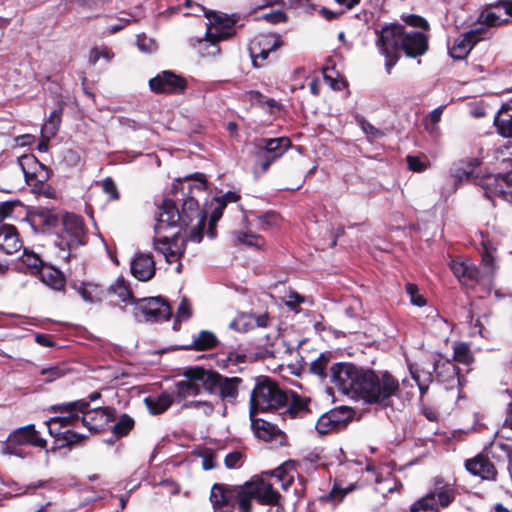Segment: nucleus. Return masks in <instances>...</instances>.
Here are the masks:
<instances>
[{
	"instance_id": "nucleus-1",
	"label": "nucleus",
	"mask_w": 512,
	"mask_h": 512,
	"mask_svg": "<svg viewBox=\"0 0 512 512\" xmlns=\"http://www.w3.org/2000/svg\"><path fill=\"white\" fill-rule=\"evenodd\" d=\"M209 500L213 512H253L252 501L262 506L276 507V512H284V497L273 484L260 476H254L241 485L214 483Z\"/></svg>"
},
{
	"instance_id": "nucleus-2",
	"label": "nucleus",
	"mask_w": 512,
	"mask_h": 512,
	"mask_svg": "<svg viewBox=\"0 0 512 512\" xmlns=\"http://www.w3.org/2000/svg\"><path fill=\"white\" fill-rule=\"evenodd\" d=\"M361 383L358 399L369 405L388 408L393 405V397L400 393L399 380L387 370L376 371L367 367Z\"/></svg>"
},
{
	"instance_id": "nucleus-3",
	"label": "nucleus",
	"mask_w": 512,
	"mask_h": 512,
	"mask_svg": "<svg viewBox=\"0 0 512 512\" xmlns=\"http://www.w3.org/2000/svg\"><path fill=\"white\" fill-rule=\"evenodd\" d=\"M289 401L288 392L268 376L256 378V384L250 395V416L259 412L276 411L284 408Z\"/></svg>"
},
{
	"instance_id": "nucleus-4",
	"label": "nucleus",
	"mask_w": 512,
	"mask_h": 512,
	"mask_svg": "<svg viewBox=\"0 0 512 512\" xmlns=\"http://www.w3.org/2000/svg\"><path fill=\"white\" fill-rule=\"evenodd\" d=\"M244 389V380L238 376H225L213 369H207L205 393L221 403L226 411L227 406L236 405L240 391Z\"/></svg>"
},
{
	"instance_id": "nucleus-5",
	"label": "nucleus",
	"mask_w": 512,
	"mask_h": 512,
	"mask_svg": "<svg viewBox=\"0 0 512 512\" xmlns=\"http://www.w3.org/2000/svg\"><path fill=\"white\" fill-rule=\"evenodd\" d=\"M367 367L352 362H335L330 366V382L339 392L358 398Z\"/></svg>"
},
{
	"instance_id": "nucleus-6",
	"label": "nucleus",
	"mask_w": 512,
	"mask_h": 512,
	"mask_svg": "<svg viewBox=\"0 0 512 512\" xmlns=\"http://www.w3.org/2000/svg\"><path fill=\"white\" fill-rule=\"evenodd\" d=\"M378 35L377 46L385 57V69L391 74L392 68L400 59V50L405 27L399 23H391L383 26L381 30H376Z\"/></svg>"
},
{
	"instance_id": "nucleus-7",
	"label": "nucleus",
	"mask_w": 512,
	"mask_h": 512,
	"mask_svg": "<svg viewBox=\"0 0 512 512\" xmlns=\"http://www.w3.org/2000/svg\"><path fill=\"white\" fill-rule=\"evenodd\" d=\"M456 494L453 485L438 479L433 489L411 504L409 511L440 512L441 508H447L454 502Z\"/></svg>"
},
{
	"instance_id": "nucleus-8",
	"label": "nucleus",
	"mask_w": 512,
	"mask_h": 512,
	"mask_svg": "<svg viewBox=\"0 0 512 512\" xmlns=\"http://www.w3.org/2000/svg\"><path fill=\"white\" fill-rule=\"evenodd\" d=\"M22 446L46 449L47 441L40 436L34 424H28L9 433L1 452L4 455L23 457Z\"/></svg>"
},
{
	"instance_id": "nucleus-9",
	"label": "nucleus",
	"mask_w": 512,
	"mask_h": 512,
	"mask_svg": "<svg viewBox=\"0 0 512 512\" xmlns=\"http://www.w3.org/2000/svg\"><path fill=\"white\" fill-rule=\"evenodd\" d=\"M63 234L59 236L56 245L67 251L66 259L70 258V251L86 243L85 223L82 216L65 212L61 221Z\"/></svg>"
},
{
	"instance_id": "nucleus-10",
	"label": "nucleus",
	"mask_w": 512,
	"mask_h": 512,
	"mask_svg": "<svg viewBox=\"0 0 512 512\" xmlns=\"http://www.w3.org/2000/svg\"><path fill=\"white\" fill-rule=\"evenodd\" d=\"M256 165L262 173H266L270 166L280 159L292 146L289 137L261 138L256 142Z\"/></svg>"
},
{
	"instance_id": "nucleus-11",
	"label": "nucleus",
	"mask_w": 512,
	"mask_h": 512,
	"mask_svg": "<svg viewBox=\"0 0 512 512\" xmlns=\"http://www.w3.org/2000/svg\"><path fill=\"white\" fill-rule=\"evenodd\" d=\"M86 409H88V404L83 400L63 402L49 406L47 409L48 412L59 415L51 417L46 421L48 432L50 433V428H60L61 430L64 427L76 426L81 420L79 414Z\"/></svg>"
},
{
	"instance_id": "nucleus-12",
	"label": "nucleus",
	"mask_w": 512,
	"mask_h": 512,
	"mask_svg": "<svg viewBox=\"0 0 512 512\" xmlns=\"http://www.w3.org/2000/svg\"><path fill=\"white\" fill-rule=\"evenodd\" d=\"M180 230L186 229L193 221H197L196 226L192 228L189 239L194 242H200L203 238V231L206 223V212L200 209L198 201L187 196L183 199L181 210H179Z\"/></svg>"
},
{
	"instance_id": "nucleus-13",
	"label": "nucleus",
	"mask_w": 512,
	"mask_h": 512,
	"mask_svg": "<svg viewBox=\"0 0 512 512\" xmlns=\"http://www.w3.org/2000/svg\"><path fill=\"white\" fill-rule=\"evenodd\" d=\"M134 314L146 322L166 321L171 317V307L162 296L146 297L137 301Z\"/></svg>"
},
{
	"instance_id": "nucleus-14",
	"label": "nucleus",
	"mask_w": 512,
	"mask_h": 512,
	"mask_svg": "<svg viewBox=\"0 0 512 512\" xmlns=\"http://www.w3.org/2000/svg\"><path fill=\"white\" fill-rule=\"evenodd\" d=\"M207 369L202 366L188 367L182 375L185 380H180L175 384V395L177 400L181 401L188 397L198 396L202 391L205 392Z\"/></svg>"
},
{
	"instance_id": "nucleus-15",
	"label": "nucleus",
	"mask_w": 512,
	"mask_h": 512,
	"mask_svg": "<svg viewBox=\"0 0 512 512\" xmlns=\"http://www.w3.org/2000/svg\"><path fill=\"white\" fill-rule=\"evenodd\" d=\"M205 16L212 24L206 32V40L211 44L231 38L235 34L233 27L240 20L238 14L227 15L216 11L206 12Z\"/></svg>"
},
{
	"instance_id": "nucleus-16",
	"label": "nucleus",
	"mask_w": 512,
	"mask_h": 512,
	"mask_svg": "<svg viewBox=\"0 0 512 512\" xmlns=\"http://www.w3.org/2000/svg\"><path fill=\"white\" fill-rule=\"evenodd\" d=\"M188 87L187 80L171 70H164L149 80V88L155 94L179 95Z\"/></svg>"
},
{
	"instance_id": "nucleus-17",
	"label": "nucleus",
	"mask_w": 512,
	"mask_h": 512,
	"mask_svg": "<svg viewBox=\"0 0 512 512\" xmlns=\"http://www.w3.org/2000/svg\"><path fill=\"white\" fill-rule=\"evenodd\" d=\"M450 269L459 282L468 288H474L478 284L491 283V273H483L470 262L454 259L450 263Z\"/></svg>"
},
{
	"instance_id": "nucleus-18",
	"label": "nucleus",
	"mask_w": 512,
	"mask_h": 512,
	"mask_svg": "<svg viewBox=\"0 0 512 512\" xmlns=\"http://www.w3.org/2000/svg\"><path fill=\"white\" fill-rule=\"evenodd\" d=\"M81 423L92 433L106 431L111 422L116 420V410L112 407L86 409L81 412Z\"/></svg>"
},
{
	"instance_id": "nucleus-19",
	"label": "nucleus",
	"mask_w": 512,
	"mask_h": 512,
	"mask_svg": "<svg viewBox=\"0 0 512 512\" xmlns=\"http://www.w3.org/2000/svg\"><path fill=\"white\" fill-rule=\"evenodd\" d=\"M178 228L180 230L179 208L174 200L165 198L158 205L157 222L154 227L156 235L160 236L166 230Z\"/></svg>"
},
{
	"instance_id": "nucleus-20",
	"label": "nucleus",
	"mask_w": 512,
	"mask_h": 512,
	"mask_svg": "<svg viewBox=\"0 0 512 512\" xmlns=\"http://www.w3.org/2000/svg\"><path fill=\"white\" fill-rule=\"evenodd\" d=\"M483 33L484 28L480 27L460 34L459 37L454 40L452 47L449 48L450 56L456 60L465 59L473 47L483 39Z\"/></svg>"
},
{
	"instance_id": "nucleus-21",
	"label": "nucleus",
	"mask_w": 512,
	"mask_h": 512,
	"mask_svg": "<svg viewBox=\"0 0 512 512\" xmlns=\"http://www.w3.org/2000/svg\"><path fill=\"white\" fill-rule=\"evenodd\" d=\"M434 378L438 383L445 384L447 388L459 382V367L451 360L443 359L437 354L432 361Z\"/></svg>"
},
{
	"instance_id": "nucleus-22",
	"label": "nucleus",
	"mask_w": 512,
	"mask_h": 512,
	"mask_svg": "<svg viewBox=\"0 0 512 512\" xmlns=\"http://www.w3.org/2000/svg\"><path fill=\"white\" fill-rule=\"evenodd\" d=\"M479 186L484 190V196L492 202L495 198L507 202L508 197L504 194L509 188L506 173L483 175L479 180Z\"/></svg>"
},
{
	"instance_id": "nucleus-23",
	"label": "nucleus",
	"mask_w": 512,
	"mask_h": 512,
	"mask_svg": "<svg viewBox=\"0 0 512 512\" xmlns=\"http://www.w3.org/2000/svg\"><path fill=\"white\" fill-rule=\"evenodd\" d=\"M69 286L87 303H100L107 296V287L100 283L73 280L70 281Z\"/></svg>"
},
{
	"instance_id": "nucleus-24",
	"label": "nucleus",
	"mask_w": 512,
	"mask_h": 512,
	"mask_svg": "<svg viewBox=\"0 0 512 512\" xmlns=\"http://www.w3.org/2000/svg\"><path fill=\"white\" fill-rule=\"evenodd\" d=\"M429 49V38L418 31L406 32L401 44V50L408 58H417L424 55Z\"/></svg>"
},
{
	"instance_id": "nucleus-25",
	"label": "nucleus",
	"mask_w": 512,
	"mask_h": 512,
	"mask_svg": "<svg viewBox=\"0 0 512 512\" xmlns=\"http://www.w3.org/2000/svg\"><path fill=\"white\" fill-rule=\"evenodd\" d=\"M465 468L474 476H479L483 480H495L497 470L493 462L487 455L477 454L471 459L465 461Z\"/></svg>"
},
{
	"instance_id": "nucleus-26",
	"label": "nucleus",
	"mask_w": 512,
	"mask_h": 512,
	"mask_svg": "<svg viewBox=\"0 0 512 512\" xmlns=\"http://www.w3.org/2000/svg\"><path fill=\"white\" fill-rule=\"evenodd\" d=\"M481 165L478 158H468L459 161L453 168H451V175L456 182L462 183L463 181L471 182L479 185V180L482 176L477 172V168Z\"/></svg>"
},
{
	"instance_id": "nucleus-27",
	"label": "nucleus",
	"mask_w": 512,
	"mask_h": 512,
	"mask_svg": "<svg viewBox=\"0 0 512 512\" xmlns=\"http://www.w3.org/2000/svg\"><path fill=\"white\" fill-rule=\"evenodd\" d=\"M156 272L152 254H138L131 262V273L139 281L151 280Z\"/></svg>"
},
{
	"instance_id": "nucleus-28",
	"label": "nucleus",
	"mask_w": 512,
	"mask_h": 512,
	"mask_svg": "<svg viewBox=\"0 0 512 512\" xmlns=\"http://www.w3.org/2000/svg\"><path fill=\"white\" fill-rule=\"evenodd\" d=\"M220 341L216 334L210 330H201L197 335H194L192 340L179 346V349L186 351H206L217 348Z\"/></svg>"
},
{
	"instance_id": "nucleus-29",
	"label": "nucleus",
	"mask_w": 512,
	"mask_h": 512,
	"mask_svg": "<svg viewBox=\"0 0 512 512\" xmlns=\"http://www.w3.org/2000/svg\"><path fill=\"white\" fill-rule=\"evenodd\" d=\"M23 246L16 226L2 224L0 226V250L6 254H14Z\"/></svg>"
},
{
	"instance_id": "nucleus-30",
	"label": "nucleus",
	"mask_w": 512,
	"mask_h": 512,
	"mask_svg": "<svg viewBox=\"0 0 512 512\" xmlns=\"http://www.w3.org/2000/svg\"><path fill=\"white\" fill-rule=\"evenodd\" d=\"M287 392L289 401L285 406V411L282 413L284 417H289L290 419L303 418L311 413L309 398L302 397L294 391Z\"/></svg>"
},
{
	"instance_id": "nucleus-31",
	"label": "nucleus",
	"mask_w": 512,
	"mask_h": 512,
	"mask_svg": "<svg viewBox=\"0 0 512 512\" xmlns=\"http://www.w3.org/2000/svg\"><path fill=\"white\" fill-rule=\"evenodd\" d=\"M178 232L172 234L171 236H158L154 238L153 245L154 249L165 256V259L168 263H172L173 261L179 260L183 254L184 249L181 251L173 250L172 246L177 244L178 240Z\"/></svg>"
},
{
	"instance_id": "nucleus-32",
	"label": "nucleus",
	"mask_w": 512,
	"mask_h": 512,
	"mask_svg": "<svg viewBox=\"0 0 512 512\" xmlns=\"http://www.w3.org/2000/svg\"><path fill=\"white\" fill-rule=\"evenodd\" d=\"M49 434L55 438V446L52 448V450L65 447L70 448L77 444L83 443L87 439L85 435L79 434L70 429L62 431L60 428H50Z\"/></svg>"
},
{
	"instance_id": "nucleus-33",
	"label": "nucleus",
	"mask_w": 512,
	"mask_h": 512,
	"mask_svg": "<svg viewBox=\"0 0 512 512\" xmlns=\"http://www.w3.org/2000/svg\"><path fill=\"white\" fill-rule=\"evenodd\" d=\"M38 275L40 280L53 290L65 291L66 277L60 269L46 263Z\"/></svg>"
},
{
	"instance_id": "nucleus-34",
	"label": "nucleus",
	"mask_w": 512,
	"mask_h": 512,
	"mask_svg": "<svg viewBox=\"0 0 512 512\" xmlns=\"http://www.w3.org/2000/svg\"><path fill=\"white\" fill-rule=\"evenodd\" d=\"M512 102L503 104L494 118V126L497 133L504 137L512 139Z\"/></svg>"
},
{
	"instance_id": "nucleus-35",
	"label": "nucleus",
	"mask_w": 512,
	"mask_h": 512,
	"mask_svg": "<svg viewBox=\"0 0 512 512\" xmlns=\"http://www.w3.org/2000/svg\"><path fill=\"white\" fill-rule=\"evenodd\" d=\"M332 354L330 352L321 353L315 360L309 364V373L317 377L320 381L330 380V366Z\"/></svg>"
},
{
	"instance_id": "nucleus-36",
	"label": "nucleus",
	"mask_w": 512,
	"mask_h": 512,
	"mask_svg": "<svg viewBox=\"0 0 512 512\" xmlns=\"http://www.w3.org/2000/svg\"><path fill=\"white\" fill-rule=\"evenodd\" d=\"M115 294L118 296L121 302L125 304H135L139 299H137L133 291L130 287V284L125 280L123 276H119L114 284H111L107 287V295Z\"/></svg>"
},
{
	"instance_id": "nucleus-37",
	"label": "nucleus",
	"mask_w": 512,
	"mask_h": 512,
	"mask_svg": "<svg viewBox=\"0 0 512 512\" xmlns=\"http://www.w3.org/2000/svg\"><path fill=\"white\" fill-rule=\"evenodd\" d=\"M251 418V426L257 438L269 442L281 434V430L276 425L261 418Z\"/></svg>"
},
{
	"instance_id": "nucleus-38",
	"label": "nucleus",
	"mask_w": 512,
	"mask_h": 512,
	"mask_svg": "<svg viewBox=\"0 0 512 512\" xmlns=\"http://www.w3.org/2000/svg\"><path fill=\"white\" fill-rule=\"evenodd\" d=\"M246 360L247 355L245 353H239L233 349H227L224 346L217 353V365L221 369H229L231 366L245 363Z\"/></svg>"
},
{
	"instance_id": "nucleus-39",
	"label": "nucleus",
	"mask_w": 512,
	"mask_h": 512,
	"mask_svg": "<svg viewBox=\"0 0 512 512\" xmlns=\"http://www.w3.org/2000/svg\"><path fill=\"white\" fill-rule=\"evenodd\" d=\"M144 403L152 415H160L170 408L173 398L170 394L163 392L157 397H146Z\"/></svg>"
},
{
	"instance_id": "nucleus-40",
	"label": "nucleus",
	"mask_w": 512,
	"mask_h": 512,
	"mask_svg": "<svg viewBox=\"0 0 512 512\" xmlns=\"http://www.w3.org/2000/svg\"><path fill=\"white\" fill-rule=\"evenodd\" d=\"M18 164L24 174L26 183L29 182L44 164L34 154H25L18 158Z\"/></svg>"
},
{
	"instance_id": "nucleus-41",
	"label": "nucleus",
	"mask_w": 512,
	"mask_h": 512,
	"mask_svg": "<svg viewBox=\"0 0 512 512\" xmlns=\"http://www.w3.org/2000/svg\"><path fill=\"white\" fill-rule=\"evenodd\" d=\"M36 217L40 225L51 230L60 226L63 213H59L55 209L41 208L36 212Z\"/></svg>"
},
{
	"instance_id": "nucleus-42",
	"label": "nucleus",
	"mask_w": 512,
	"mask_h": 512,
	"mask_svg": "<svg viewBox=\"0 0 512 512\" xmlns=\"http://www.w3.org/2000/svg\"><path fill=\"white\" fill-rule=\"evenodd\" d=\"M326 413L341 430H344L354 417L353 409L347 406H340Z\"/></svg>"
},
{
	"instance_id": "nucleus-43",
	"label": "nucleus",
	"mask_w": 512,
	"mask_h": 512,
	"mask_svg": "<svg viewBox=\"0 0 512 512\" xmlns=\"http://www.w3.org/2000/svg\"><path fill=\"white\" fill-rule=\"evenodd\" d=\"M251 44L259 46L261 49L271 53L280 48L283 45V41L278 34H261L257 36Z\"/></svg>"
},
{
	"instance_id": "nucleus-44",
	"label": "nucleus",
	"mask_w": 512,
	"mask_h": 512,
	"mask_svg": "<svg viewBox=\"0 0 512 512\" xmlns=\"http://www.w3.org/2000/svg\"><path fill=\"white\" fill-rule=\"evenodd\" d=\"M64 107H65V102L62 100L59 101L57 104V108L54 109L50 113L49 118L44 125L43 130L46 131L47 133H49V135L51 137H54L59 130V127L62 122V114H63Z\"/></svg>"
},
{
	"instance_id": "nucleus-45",
	"label": "nucleus",
	"mask_w": 512,
	"mask_h": 512,
	"mask_svg": "<svg viewBox=\"0 0 512 512\" xmlns=\"http://www.w3.org/2000/svg\"><path fill=\"white\" fill-rule=\"evenodd\" d=\"M134 426L135 420L130 415L123 413L112 426L111 431L119 439L128 436Z\"/></svg>"
},
{
	"instance_id": "nucleus-46",
	"label": "nucleus",
	"mask_w": 512,
	"mask_h": 512,
	"mask_svg": "<svg viewBox=\"0 0 512 512\" xmlns=\"http://www.w3.org/2000/svg\"><path fill=\"white\" fill-rule=\"evenodd\" d=\"M233 237L237 244H243L258 249L265 244V240L261 235L252 232L234 231Z\"/></svg>"
},
{
	"instance_id": "nucleus-47",
	"label": "nucleus",
	"mask_w": 512,
	"mask_h": 512,
	"mask_svg": "<svg viewBox=\"0 0 512 512\" xmlns=\"http://www.w3.org/2000/svg\"><path fill=\"white\" fill-rule=\"evenodd\" d=\"M21 261L27 268L30 269V273L32 275H38L42 267H44L46 264L38 254L34 252H28L26 249H24Z\"/></svg>"
},
{
	"instance_id": "nucleus-48",
	"label": "nucleus",
	"mask_w": 512,
	"mask_h": 512,
	"mask_svg": "<svg viewBox=\"0 0 512 512\" xmlns=\"http://www.w3.org/2000/svg\"><path fill=\"white\" fill-rule=\"evenodd\" d=\"M315 429L317 430V432L320 435H327L329 433H338V432L342 431L336 425L335 421L330 419V417L328 416L327 413H324L323 415H321L318 418V420L315 424Z\"/></svg>"
},
{
	"instance_id": "nucleus-49",
	"label": "nucleus",
	"mask_w": 512,
	"mask_h": 512,
	"mask_svg": "<svg viewBox=\"0 0 512 512\" xmlns=\"http://www.w3.org/2000/svg\"><path fill=\"white\" fill-rule=\"evenodd\" d=\"M409 371H410L412 379L415 382H424L425 383V382H433L435 380L433 369L430 370L429 368H426L425 366L418 367L414 364H409Z\"/></svg>"
},
{
	"instance_id": "nucleus-50",
	"label": "nucleus",
	"mask_w": 512,
	"mask_h": 512,
	"mask_svg": "<svg viewBox=\"0 0 512 512\" xmlns=\"http://www.w3.org/2000/svg\"><path fill=\"white\" fill-rule=\"evenodd\" d=\"M453 360L462 364H470L473 362L474 358L470 347L467 343L461 342L457 343L454 347Z\"/></svg>"
},
{
	"instance_id": "nucleus-51",
	"label": "nucleus",
	"mask_w": 512,
	"mask_h": 512,
	"mask_svg": "<svg viewBox=\"0 0 512 512\" xmlns=\"http://www.w3.org/2000/svg\"><path fill=\"white\" fill-rule=\"evenodd\" d=\"M483 251L481 253V264L485 267L483 273H491V280L493 279L495 266V257L493 255L492 248L488 243H482Z\"/></svg>"
},
{
	"instance_id": "nucleus-52",
	"label": "nucleus",
	"mask_w": 512,
	"mask_h": 512,
	"mask_svg": "<svg viewBox=\"0 0 512 512\" xmlns=\"http://www.w3.org/2000/svg\"><path fill=\"white\" fill-rule=\"evenodd\" d=\"M67 373H68V369H66L65 365H63V364H58V365H53V366H50L47 368H42L40 371V374L42 376L46 377V379H45L46 383H51V382L65 376Z\"/></svg>"
},
{
	"instance_id": "nucleus-53",
	"label": "nucleus",
	"mask_w": 512,
	"mask_h": 512,
	"mask_svg": "<svg viewBox=\"0 0 512 512\" xmlns=\"http://www.w3.org/2000/svg\"><path fill=\"white\" fill-rule=\"evenodd\" d=\"M444 108H445L444 105H441V106L435 108L423 120V124L425 126V129L429 133H433V132H435L438 129L437 125H438V123L441 120Z\"/></svg>"
},
{
	"instance_id": "nucleus-54",
	"label": "nucleus",
	"mask_w": 512,
	"mask_h": 512,
	"mask_svg": "<svg viewBox=\"0 0 512 512\" xmlns=\"http://www.w3.org/2000/svg\"><path fill=\"white\" fill-rule=\"evenodd\" d=\"M271 476L275 477L278 480V482H280L282 488L285 489V490L290 485H292V483L294 481L293 475H291L287 471L285 464L280 465L279 467H277L276 469L271 471Z\"/></svg>"
},
{
	"instance_id": "nucleus-55",
	"label": "nucleus",
	"mask_w": 512,
	"mask_h": 512,
	"mask_svg": "<svg viewBox=\"0 0 512 512\" xmlns=\"http://www.w3.org/2000/svg\"><path fill=\"white\" fill-rule=\"evenodd\" d=\"M405 291L410 297V303L417 307H423L426 305V298L419 293V288L414 283H406Z\"/></svg>"
},
{
	"instance_id": "nucleus-56",
	"label": "nucleus",
	"mask_w": 512,
	"mask_h": 512,
	"mask_svg": "<svg viewBox=\"0 0 512 512\" xmlns=\"http://www.w3.org/2000/svg\"><path fill=\"white\" fill-rule=\"evenodd\" d=\"M257 219L260 223L261 229H269L278 224L280 220V215L275 211H267L261 215H257Z\"/></svg>"
},
{
	"instance_id": "nucleus-57",
	"label": "nucleus",
	"mask_w": 512,
	"mask_h": 512,
	"mask_svg": "<svg viewBox=\"0 0 512 512\" xmlns=\"http://www.w3.org/2000/svg\"><path fill=\"white\" fill-rule=\"evenodd\" d=\"M249 53L250 57L252 59L253 67L260 68L263 66L262 62L265 61L268 56L269 52L266 50L261 49L259 46L250 44L249 46Z\"/></svg>"
},
{
	"instance_id": "nucleus-58",
	"label": "nucleus",
	"mask_w": 512,
	"mask_h": 512,
	"mask_svg": "<svg viewBox=\"0 0 512 512\" xmlns=\"http://www.w3.org/2000/svg\"><path fill=\"white\" fill-rule=\"evenodd\" d=\"M51 175L52 170L44 165V167H42L41 170H39L37 174H35L33 178L27 182V184L35 189L36 187L42 186L44 183L48 182Z\"/></svg>"
},
{
	"instance_id": "nucleus-59",
	"label": "nucleus",
	"mask_w": 512,
	"mask_h": 512,
	"mask_svg": "<svg viewBox=\"0 0 512 512\" xmlns=\"http://www.w3.org/2000/svg\"><path fill=\"white\" fill-rule=\"evenodd\" d=\"M401 19L405 22V24H407L411 27L421 28L423 30L430 29V25H429L428 21L420 15H416V14L402 15Z\"/></svg>"
},
{
	"instance_id": "nucleus-60",
	"label": "nucleus",
	"mask_w": 512,
	"mask_h": 512,
	"mask_svg": "<svg viewBox=\"0 0 512 512\" xmlns=\"http://www.w3.org/2000/svg\"><path fill=\"white\" fill-rule=\"evenodd\" d=\"M102 190L109 196V200L117 201L120 198V193L116 186L115 181L111 177H106L101 182Z\"/></svg>"
},
{
	"instance_id": "nucleus-61",
	"label": "nucleus",
	"mask_w": 512,
	"mask_h": 512,
	"mask_svg": "<svg viewBox=\"0 0 512 512\" xmlns=\"http://www.w3.org/2000/svg\"><path fill=\"white\" fill-rule=\"evenodd\" d=\"M480 19L483 25L487 27H496L503 24H508L509 19L502 20L496 13L487 12L480 15Z\"/></svg>"
},
{
	"instance_id": "nucleus-62",
	"label": "nucleus",
	"mask_w": 512,
	"mask_h": 512,
	"mask_svg": "<svg viewBox=\"0 0 512 512\" xmlns=\"http://www.w3.org/2000/svg\"><path fill=\"white\" fill-rule=\"evenodd\" d=\"M329 68L323 69V78L324 81L335 91H342L348 86V83L344 79H338L337 77H333L328 74Z\"/></svg>"
},
{
	"instance_id": "nucleus-63",
	"label": "nucleus",
	"mask_w": 512,
	"mask_h": 512,
	"mask_svg": "<svg viewBox=\"0 0 512 512\" xmlns=\"http://www.w3.org/2000/svg\"><path fill=\"white\" fill-rule=\"evenodd\" d=\"M244 454L241 451L235 450L225 456L224 463L229 469L241 467L243 463Z\"/></svg>"
},
{
	"instance_id": "nucleus-64",
	"label": "nucleus",
	"mask_w": 512,
	"mask_h": 512,
	"mask_svg": "<svg viewBox=\"0 0 512 512\" xmlns=\"http://www.w3.org/2000/svg\"><path fill=\"white\" fill-rule=\"evenodd\" d=\"M406 162L410 171L422 173L427 169V163L419 156L408 155L406 157Z\"/></svg>"
}]
</instances>
